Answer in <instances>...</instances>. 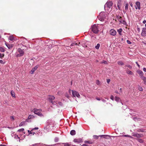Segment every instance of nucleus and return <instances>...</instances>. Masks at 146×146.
I'll return each mask as SVG.
<instances>
[{"mask_svg": "<svg viewBox=\"0 0 146 146\" xmlns=\"http://www.w3.org/2000/svg\"><path fill=\"white\" fill-rule=\"evenodd\" d=\"M106 14L104 12H101L100 13L99 15V20L101 21H103L106 17Z\"/></svg>", "mask_w": 146, "mask_h": 146, "instance_id": "1", "label": "nucleus"}, {"mask_svg": "<svg viewBox=\"0 0 146 146\" xmlns=\"http://www.w3.org/2000/svg\"><path fill=\"white\" fill-rule=\"evenodd\" d=\"M92 30L94 33L95 34L98 33L99 31L98 28H97L96 25L95 24L92 26Z\"/></svg>", "mask_w": 146, "mask_h": 146, "instance_id": "2", "label": "nucleus"}, {"mask_svg": "<svg viewBox=\"0 0 146 146\" xmlns=\"http://www.w3.org/2000/svg\"><path fill=\"white\" fill-rule=\"evenodd\" d=\"M113 5V3L111 1H108L104 5V9L106 10V9L107 7L109 9L111 8Z\"/></svg>", "mask_w": 146, "mask_h": 146, "instance_id": "3", "label": "nucleus"}, {"mask_svg": "<svg viewBox=\"0 0 146 146\" xmlns=\"http://www.w3.org/2000/svg\"><path fill=\"white\" fill-rule=\"evenodd\" d=\"M116 18L118 21L121 23L125 25L126 24V22L125 20H122V17L119 15H117Z\"/></svg>", "mask_w": 146, "mask_h": 146, "instance_id": "4", "label": "nucleus"}, {"mask_svg": "<svg viewBox=\"0 0 146 146\" xmlns=\"http://www.w3.org/2000/svg\"><path fill=\"white\" fill-rule=\"evenodd\" d=\"M17 51L19 54H17L16 55V57L21 56L23 55L24 52L21 48H18Z\"/></svg>", "mask_w": 146, "mask_h": 146, "instance_id": "5", "label": "nucleus"}, {"mask_svg": "<svg viewBox=\"0 0 146 146\" xmlns=\"http://www.w3.org/2000/svg\"><path fill=\"white\" fill-rule=\"evenodd\" d=\"M33 110L34 111L33 112L35 114L40 116H43V115L41 113L40 111H39V110L36 108H34L33 109Z\"/></svg>", "mask_w": 146, "mask_h": 146, "instance_id": "6", "label": "nucleus"}, {"mask_svg": "<svg viewBox=\"0 0 146 146\" xmlns=\"http://www.w3.org/2000/svg\"><path fill=\"white\" fill-rule=\"evenodd\" d=\"M133 136L134 137H136L137 138H141L143 136V135L142 134H139L138 133H132Z\"/></svg>", "mask_w": 146, "mask_h": 146, "instance_id": "7", "label": "nucleus"}, {"mask_svg": "<svg viewBox=\"0 0 146 146\" xmlns=\"http://www.w3.org/2000/svg\"><path fill=\"white\" fill-rule=\"evenodd\" d=\"M123 1L121 0H119L118 1L117 3V6L118 9L120 10L121 11V5Z\"/></svg>", "mask_w": 146, "mask_h": 146, "instance_id": "8", "label": "nucleus"}, {"mask_svg": "<svg viewBox=\"0 0 146 146\" xmlns=\"http://www.w3.org/2000/svg\"><path fill=\"white\" fill-rule=\"evenodd\" d=\"M72 94L75 97V96H76L78 98H79L80 97V96L77 92L76 91H73V90H72Z\"/></svg>", "mask_w": 146, "mask_h": 146, "instance_id": "9", "label": "nucleus"}, {"mask_svg": "<svg viewBox=\"0 0 146 146\" xmlns=\"http://www.w3.org/2000/svg\"><path fill=\"white\" fill-rule=\"evenodd\" d=\"M135 9H137V8L140 10V3L138 1H137L135 3Z\"/></svg>", "mask_w": 146, "mask_h": 146, "instance_id": "10", "label": "nucleus"}, {"mask_svg": "<svg viewBox=\"0 0 146 146\" xmlns=\"http://www.w3.org/2000/svg\"><path fill=\"white\" fill-rule=\"evenodd\" d=\"M73 141L75 143H78L83 142L82 139V138L74 139Z\"/></svg>", "mask_w": 146, "mask_h": 146, "instance_id": "11", "label": "nucleus"}, {"mask_svg": "<svg viewBox=\"0 0 146 146\" xmlns=\"http://www.w3.org/2000/svg\"><path fill=\"white\" fill-rule=\"evenodd\" d=\"M141 35L143 36H146V28H143L141 33Z\"/></svg>", "mask_w": 146, "mask_h": 146, "instance_id": "12", "label": "nucleus"}, {"mask_svg": "<svg viewBox=\"0 0 146 146\" xmlns=\"http://www.w3.org/2000/svg\"><path fill=\"white\" fill-rule=\"evenodd\" d=\"M48 99L49 100V102L52 103V104H53L54 102H53L52 100L54 99L55 97L53 96H49Z\"/></svg>", "mask_w": 146, "mask_h": 146, "instance_id": "13", "label": "nucleus"}, {"mask_svg": "<svg viewBox=\"0 0 146 146\" xmlns=\"http://www.w3.org/2000/svg\"><path fill=\"white\" fill-rule=\"evenodd\" d=\"M39 66V65H37L36 66H35L31 70V74H33L34 73L35 70H36L37 69Z\"/></svg>", "mask_w": 146, "mask_h": 146, "instance_id": "14", "label": "nucleus"}, {"mask_svg": "<svg viewBox=\"0 0 146 146\" xmlns=\"http://www.w3.org/2000/svg\"><path fill=\"white\" fill-rule=\"evenodd\" d=\"M34 117L33 115H29L28 117V119H26V121L29 122H31V121L29 120V119L32 118H33Z\"/></svg>", "mask_w": 146, "mask_h": 146, "instance_id": "15", "label": "nucleus"}, {"mask_svg": "<svg viewBox=\"0 0 146 146\" xmlns=\"http://www.w3.org/2000/svg\"><path fill=\"white\" fill-rule=\"evenodd\" d=\"M137 72L139 74L141 78L143 76V73L142 71L138 70L137 71Z\"/></svg>", "mask_w": 146, "mask_h": 146, "instance_id": "16", "label": "nucleus"}, {"mask_svg": "<svg viewBox=\"0 0 146 146\" xmlns=\"http://www.w3.org/2000/svg\"><path fill=\"white\" fill-rule=\"evenodd\" d=\"M116 31L113 29H111L110 31V34L111 35L114 36L116 35Z\"/></svg>", "mask_w": 146, "mask_h": 146, "instance_id": "17", "label": "nucleus"}, {"mask_svg": "<svg viewBox=\"0 0 146 146\" xmlns=\"http://www.w3.org/2000/svg\"><path fill=\"white\" fill-rule=\"evenodd\" d=\"M125 10H123V12L124 13L126 12V11L128 9V4L127 3H125Z\"/></svg>", "mask_w": 146, "mask_h": 146, "instance_id": "18", "label": "nucleus"}, {"mask_svg": "<svg viewBox=\"0 0 146 146\" xmlns=\"http://www.w3.org/2000/svg\"><path fill=\"white\" fill-rule=\"evenodd\" d=\"M5 44L9 49H11L13 47V46L12 44H9L5 43Z\"/></svg>", "mask_w": 146, "mask_h": 146, "instance_id": "19", "label": "nucleus"}, {"mask_svg": "<svg viewBox=\"0 0 146 146\" xmlns=\"http://www.w3.org/2000/svg\"><path fill=\"white\" fill-rule=\"evenodd\" d=\"M82 45L84 47H86L87 46L86 42L84 41L82 42Z\"/></svg>", "mask_w": 146, "mask_h": 146, "instance_id": "20", "label": "nucleus"}, {"mask_svg": "<svg viewBox=\"0 0 146 146\" xmlns=\"http://www.w3.org/2000/svg\"><path fill=\"white\" fill-rule=\"evenodd\" d=\"M76 133L75 130H72L70 131V134L72 135H74L76 134Z\"/></svg>", "mask_w": 146, "mask_h": 146, "instance_id": "21", "label": "nucleus"}, {"mask_svg": "<svg viewBox=\"0 0 146 146\" xmlns=\"http://www.w3.org/2000/svg\"><path fill=\"white\" fill-rule=\"evenodd\" d=\"M145 129H139L137 130V131L138 132H144Z\"/></svg>", "mask_w": 146, "mask_h": 146, "instance_id": "22", "label": "nucleus"}, {"mask_svg": "<svg viewBox=\"0 0 146 146\" xmlns=\"http://www.w3.org/2000/svg\"><path fill=\"white\" fill-rule=\"evenodd\" d=\"M84 142L85 143H89L90 144H92L93 143L92 141H85Z\"/></svg>", "mask_w": 146, "mask_h": 146, "instance_id": "23", "label": "nucleus"}, {"mask_svg": "<svg viewBox=\"0 0 146 146\" xmlns=\"http://www.w3.org/2000/svg\"><path fill=\"white\" fill-rule=\"evenodd\" d=\"M115 100L117 102H119L121 101L120 98L117 96L115 98Z\"/></svg>", "mask_w": 146, "mask_h": 146, "instance_id": "24", "label": "nucleus"}, {"mask_svg": "<svg viewBox=\"0 0 146 146\" xmlns=\"http://www.w3.org/2000/svg\"><path fill=\"white\" fill-rule=\"evenodd\" d=\"M141 79H142L143 81H144V84H145L146 83V77L143 76L142 77V78H141Z\"/></svg>", "mask_w": 146, "mask_h": 146, "instance_id": "25", "label": "nucleus"}, {"mask_svg": "<svg viewBox=\"0 0 146 146\" xmlns=\"http://www.w3.org/2000/svg\"><path fill=\"white\" fill-rule=\"evenodd\" d=\"M137 140L138 142L140 143H142L143 142V140L141 139L138 138Z\"/></svg>", "mask_w": 146, "mask_h": 146, "instance_id": "26", "label": "nucleus"}, {"mask_svg": "<svg viewBox=\"0 0 146 146\" xmlns=\"http://www.w3.org/2000/svg\"><path fill=\"white\" fill-rule=\"evenodd\" d=\"M11 95L13 97H15V94L13 90H11Z\"/></svg>", "mask_w": 146, "mask_h": 146, "instance_id": "27", "label": "nucleus"}, {"mask_svg": "<svg viewBox=\"0 0 146 146\" xmlns=\"http://www.w3.org/2000/svg\"><path fill=\"white\" fill-rule=\"evenodd\" d=\"M117 64L119 65H123L124 64V63L122 61H119L118 62Z\"/></svg>", "mask_w": 146, "mask_h": 146, "instance_id": "28", "label": "nucleus"}, {"mask_svg": "<svg viewBox=\"0 0 146 146\" xmlns=\"http://www.w3.org/2000/svg\"><path fill=\"white\" fill-rule=\"evenodd\" d=\"M122 31V29H119L117 30V32H118L119 34L121 35V33Z\"/></svg>", "mask_w": 146, "mask_h": 146, "instance_id": "29", "label": "nucleus"}, {"mask_svg": "<svg viewBox=\"0 0 146 146\" xmlns=\"http://www.w3.org/2000/svg\"><path fill=\"white\" fill-rule=\"evenodd\" d=\"M5 49L2 47H0V51L2 52H5Z\"/></svg>", "mask_w": 146, "mask_h": 146, "instance_id": "30", "label": "nucleus"}, {"mask_svg": "<svg viewBox=\"0 0 146 146\" xmlns=\"http://www.w3.org/2000/svg\"><path fill=\"white\" fill-rule=\"evenodd\" d=\"M127 74H129L131 75H132L133 74V73L130 70L127 71Z\"/></svg>", "mask_w": 146, "mask_h": 146, "instance_id": "31", "label": "nucleus"}, {"mask_svg": "<svg viewBox=\"0 0 146 146\" xmlns=\"http://www.w3.org/2000/svg\"><path fill=\"white\" fill-rule=\"evenodd\" d=\"M9 39L13 41L14 40V38L13 36H11L9 37Z\"/></svg>", "mask_w": 146, "mask_h": 146, "instance_id": "32", "label": "nucleus"}, {"mask_svg": "<svg viewBox=\"0 0 146 146\" xmlns=\"http://www.w3.org/2000/svg\"><path fill=\"white\" fill-rule=\"evenodd\" d=\"M26 122V121H22L19 124V126H21L23 125H24Z\"/></svg>", "mask_w": 146, "mask_h": 146, "instance_id": "33", "label": "nucleus"}, {"mask_svg": "<svg viewBox=\"0 0 146 146\" xmlns=\"http://www.w3.org/2000/svg\"><path fill=\"white\" fill-rule=\"evenodd\" d=\"M100 46V44H98L96 46H95V47L96 49H98L99 48Z\"/></svg>", "mask_w": 146, "mask_h": 146, "instance_id": "34", "label": "nucleus"}, {"mask_svg": "<svg viewBox=\"0 0 146 146\" xmlns=\"http://www.w3.org/2000/svg\"><path fill=\"white\" fill-rule=\"evenodd\" d=\"M99 137V136H97L96 135H94L93 136V137L94 139H98V137Z\"/></svg>", "mask_w": 146, "mask_h": 146, "instance_id": "35", "label": "nucleus"}, {"mask_svg": "<svg viewBox=\"0 0 146 146\" xmlns=\"http://www.w3.org/2000/svg\"><path fill=\"white\" fill-rule=\"evenodd\" d=\"M99 137H107V136L109 137L110 136H109L108 135H99Z\"/></svg>", "mask_w": 146, "mask_h": 146, "instance_id": "36", "label": "nucleus"}, {"mask_svg": "<svg viewBox=\"0 0 146 146\" xmlns=\"http://www.w3.org/2000/svg\"><path fill=\"white\" fill-rule=\"evenodd\" d=\"M138 90L140 91H142L143 90V89L141 87L139 86L138 88Z\"/></svg>", "mask_w": 146, "mask_h": 146, "instance_id": "37", "label": "nucleus"}, {"mask_svg": "<svg viewBox=\"0 0 146 146\" xmlns=\"http://www.w3.org/2000/svg\"><path fill=\"white\" fill-rule=\"evenodd\" d=\"M24 128H21V129H19L18 130V131L19 132H22L23 131H24Z\"/></svg>", "mask_w": 146, "mask_h": 146, "instance_id": "38", "label": "nucleus"}, {"mask_svg": "<svg viewBox=\"0 0 146 146\" xmlns=\"http://www.w3.org/2000/svg\"><path fill=\"white\" fill-rule=\"evenodd\" d=\"M125 67H128L130 69L132 68V66H131L129 65H126L125 66Z\"/></svg>", "mask_w": 146, "mask_h": 146, "instance_id": "39", "label": "nucleus"}, {"mask_svg": "<svg viewBox=\"0 0 146 146\" xmlns=\"http://www.w3.org/2000/svg\"><path fill=\"white\" fill-rule=\"evenodd\" d=\"M96 84L98 85H100V82L98 80H97L96 82Z\"/></svg>", "mask_w": 146, "mask_h": 146, "instance_id": "40", "label": "nucleus"}, {"mask_svg": "<svg viewBox=\"0 0 146 146\" xmlns=\"http://www.w3.org/2000/svg\"><path fill=\"white\" fill-rule=\"evenodd\" d=\"M4 56V54H1L0 53V58H2Z\"/></svg>", "mask_w": 146, "mask_h": 146, "instance_id": "41", "label": "nucleus"}, {"mask_svg": "<svg viewBox=\"0 0 146 146\" xmlns=\"http://www.w3.org/2000/svg\"><path fill=\"white\" fill-rule=\"evenodd\" d=\"M59 140V138L58 137H56L54 139V141L55 142H57Z\"/></svg>", "mask_w": 146, "mask_h": 146, "instance_id": "42", "label": "nucleus"}, {"mask_svg": "<svg viewBox=\"0 0 146 146\" xmlns=\"http://www.w3.org/2000/svg\"><path fill=\"white\" fill-rule=\"evenodd\" d=\"M75 45H77V44L75 43H73L70 45V46H72Z\"/></svg>", "mask_w": 146, "mask_h": 146, "instance_id": "43", "label": "nucleus"}, {"mask_svg": "<svg viewBox=\"0 0 146 146\" xmlns=\"http://www.w3.org/2000/svg\"><path fill=\"white\" fill-rule=\"evenodd\" d=\"M65 96L67 98H68L69 97V96L68 95V94L66 93L65 94Z\"/></svg>", "mask_w": 146, "mask_h": 146, "instance_id": "44", "label": "nucleus"}, {"mask_svg": "<svg viewBox=\"0 0 146 146\" xmlns=\"http://www.w3.org/2000/svg\"><path fill=\"white\" fill-rule=\"evenodd\" d=\"M102 63H104L105 64H107V62L106 61H105V60H103L102 62H101Z\"/></svg>", "mask_w": 146, "mask_h": 146, "instance_id": "45", "label": "nucleus"}, {"mask_svg": "<svg viewBox=\"0 0 146 146\" xmlns=\"http://www.w3.org/2000/svg\"><path fill=\"white\" fill-rule=\"evenodd\" d=\"M64 146H70V145L68 143H65Z\"/></svg>", "mask_w": 146, "mask_h": 146, "instance_id": "46", "label": "nucleus"}, {"mask_svg": "<svg viewBox=\"0 0 146 146\" xmlns=\"http://www.w3.org/2000/svg\"><path fill=\"white\" fill-rule=\"evenodd\" d=\"M127 43L128 44H131V42L129 40H127Z\"/></svg>", "mask_w": 146, "mask_h": 146, "instance_id": "47", "label": "nucleus"}, {"mask_svg": "<svg viewBox=\"0 0 146 146\" xmlns=\"http://www.w3.org/2000/svg\"><path fill=\"white\" fill-rule=\"evenodd\" d=\"M0 63L1 64H4L5 63V62H3L2 60H0Z\"/></svg>", "mask_w": 146, "mask_h": 146, "instance_id": "48", "label": "nucleus"}, {"mask_svg": "<svg viewBox=\"0 0 146 146\" xmlns=\"http://www.w3.org/2000/svg\"><path fill=\"white\" fill-rule=\"evenodd\" d=\"M120 136H124V137H129V135H121H121Z\"/></svg>", "mask_w": 146, "mask_h": 146, "instance_id": "49", "label": "nucleus"}, {"mask_svg": "<svg viewBox=\"0 0 146 146\" xmlns=\"http://www.w3.org/2000/svg\"><path fill=\"white\" fill-rule=\"evenodd\" d=\"M110 99L112 100H114V97L113 95H111L110 97Z\"/></svg>", "mask_w": 146, "mask_h": 146, "instance_id": "50", "label": "nucleus"}, {"mask_svg": "<svg viewBox=\"0 0 146 146\" xmlns=\"http://www.w3.org/2000/svg\"><path fill=\"white\" fill-rule=\"evenodd\" d=\"M38 127H36L34 128H33L31 130V131H32L33 130H35V129H38Z\"/></svg>", "mask_w": 146, "mask_h": 146, "instance_id": "51", "label": "nucleus"}, {"mask_svg": "<svg viewBox=\"0 0 146 146\" xmlns=\"http://www.w3.org/2000/svg\"><path fill=\"white\" fill-rule=\"evenodd\" d=\"M58 103L59 104L60 106H62L63 105V104L61 102H58Z\"/></svg>", "mask_w": 146, "mask_h": 146, "instance_id": "52", "label": "nucleus"}, {"mask_svg": "<svg viewBox=\"0 0 146 146\" xmlns=\"http://www.w3.org/2000/svg\"><path fill=\"white\" fill-rule=\"evenodd\" d=\"M10 119H12L13 120H14V118L13 116H11L10 117Z\"/></svg>", "mask_w": 146, "mask_h": 146, "instance_id": "53", "label": "nucleus"}, {"mask_svg": "<svg viewBox=\"0 0 146 146\" xmlns=\"http://www.w3.org/2000/svg\"><path fill=\"white\" fill-rule=\"evenodd\" d=\"M28 132L29 133V134H31L33 133L31 132V131H30L29 130H28Z\"/></svg>", "mask_w": 146, "mask_h": 146, "instance_id": "54", "label": "nucleus"}, {"mask_svg": "<svg viewBox=\"0 0 146 146\" xmlns=\"http://www.w3.org/2000/svg\"><path fill=\"white\" fill-rule=\"evenodd\" d=\"M96 98L98 100L100 101L101 100V99L100 98L97 97H96Z\"/></svg>", "mask_w": 146, "mask_h": 146, "instance_id": "55", "label": "nucleus"}, {"mask_svg": "<svg viewBox=\"0 0 146 146\" xmlns=\"http://www.w3.org/2000/svg\"><path fill=\"white\" fill-rule=\"evenodd\" d=\"M110 79H107V82L108 84L110 82Z\"/></svg>", "mask_w": 146, "mask_h": 146, "instance_id": "56", "label": "nucleus"}, {"mask_svg": "<svg viewBox=\"0 0 146 146\" xmlns=\"http://www.w3.org/2000/svg\"><path fill=\"white\" fill-rule=\"evenodd\" d=\"M102 102H106V101L104 99H102Z\"/></svg>", "mask_w": 146, "mask_h": 146, "instance_id": "57", "label": "nucleus"}, {"mask_svg": "<svg viewBox=\"0 0 146 146\" xmlns=\"http://www.w3.org/2000/svg\"><path fill=\"white\" fill-rule=\"evenodd\" d=\"M38 143H35L33 144L32 145L33 146H36V145H37Z\"/></svg>", "mask_w": 146, "mask_h": 146, "instance_id": "58", "label": "nucleus"}, {"mask_svg": "<svg viewBox=\"0 0 146 146\" xmlns=\"http://www.w3.org/2000/svg\"><path fill=\"white\" fill-rule=\"evenodd\" d=\"M88 145L85 144H84L81 146H87Z\"/></svg>", "mask_w": 146, "mask_h": 146, "instance_id": "59", "label": "nucleus"}, {"mask_svg": "<svg viewBox=\"0 0 146 146\" xmlns=\"http://www.w3.org/2000/svg\"><path fill=\"white\" fill-rule=\"evenodd\" d=\"M130 5L131 7H133V5L132 3H130Z\"/></svg>", "mask_w": 146, "mask_h": 146, "instance_id": "60", "label": "nucleus"}, {"mask_svg": "<svg viewBox=\"0 0 146 146\" xmlns=\"http://www.w3.org/2000/svg\"><path fill=\"white\" fill-rule=\"evenodd\" d=\"M136 63L137 65V66L139 67L140 66L138 64V62H136Z\"/></svg>", "mask_w": 146, "mask_h": 146, "instance_id": "61", "label": "nucleus"}, {"mask_svg": "<svg viewBox=\"0 0 146 146\" xmlns=\"http://www.w3.org/2000/svg\"><path fill=\"white\" fill-rule=\"evenodd\" d=\"M143 70L144 72H146V68H143Z\"/></svg>", "mask_w": 146, "mask_h": 146, "instance_id": "62", "label": "nucleus"}, {"mask_svg": "<svg viewBox=\"0 0 146 146\" xmlns=\"http://www.w3.org/2000/svg\"><path fill=\"white\" fill-rule=\"evenodd\" d=\"M143 23H144V24H145L146 23V20H144L143 22Z\"/></svg>", "mask_w": 146, "mask_h": 146, "instance_id": "63", "label": "nucleus"}, {"mask_svg": "<svg viewBox=\"0 0 146 146\" xmlns=\"http://www.w3.org/2000/svg\"><path fill=\"white\" fill-rule=\"evenodd\" d=\"M0 146H6L5 145H3V144H1L0 145Z\"/></svg>", "mask_w": 146, "mask_h": 146, "instance_id": "64", "label": "nucleus"}]
</instances>
